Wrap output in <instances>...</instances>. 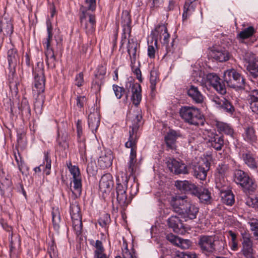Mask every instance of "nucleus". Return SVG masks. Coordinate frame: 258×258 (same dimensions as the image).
Wrapping results in <instances>:
<instances>
[{"label": "nucleus", "instance_id": "nucleus-1", "mask_svg": "<svg viewBox=\"0 0 258 258\" xmlns=\"http://www.w3.org/2000/svg\"><path fill=\"white\" fill-rule=\"evenodd\" d=\"M170 205L173 211L180 215L185 221L196 219L199 213V208L188 200L185 196L172 197Z\"/></svg>", "mask_w": 258, "mask_h": 258}, {"label": "nucleus", "instance_id": "nucleus-2", "mask_svg": "<svg viewBox=\"0 0 258 258\" xmlns=\"http://www.w3.org/2000/svg\"><path fill=\"white\" fill-rule=\"evenodd\" d=\"M134 116L135 118L133 120L134 123L132 127V130L129 132V138L127 142L125 144L126 148L131 149L130 155V160L127 163L125 172H123L128 176V179L134 173L135 169V164L137 162V143L138 140L137 132L139 127L138 123L142 118V116L139 114H135L133 117Z\"/></svg>", "mask_w": 258, "mask_h": 258}, {"label": "nucleus", "instance_id": "nucleus-3", "mask_svg": "<svg viewBox=\"0 0 258 258\" xmlns=\"http://www.w3.org/2000/svg\"><path fill=\"white\" fill-rule=\"evenodd\" d=\"M96 7V0H85L84 5L80 8L82 15L80 16L81 25L84 24V28L88 35L92 34L95 30L96 20L95 15L89 11L93 12Z\"/></svg>", "mask_w": 258, "mask_h": 258}, {"label": "nucleus", "instance_id": "nucleus-4", "mask_svg": "<svg viewBox=\"0 0 258 258\" xmlns=\"http://www.w3.org/2000/svg\"><path fill=\"white\" fill-rule=\"evenodd\" d=\"M34 87L37 92V96L34 102V109L36 112L41 113L45 101L43 93L45 90V79L44 69L41 67L35 68L33 70ZM35 91V90H34Z\"/></svg>", "mask_w": 258, "mask_h": 258}, {"label": "nucleus", "instance_id": "nucleus-5", "mask_svg": "<svg viewBox=\"0 0 258 258\" xmlns=\"http://www.w3.org/2000/svg\"><path fill=\"white\" fill-rule=\"evenodd\" d=\"M116 181L117 201L122 207H126L132 199L126 194L128 177L123 171H120L116 175Z\"/></svg>", "mask_w": 258, "mask_h": 258}, {"label": "nucleus", "instance_id": "nucleus-6", "mask_svg": "<svg viewBox=\"0 0 258 258\" xmlns=\"http://www.w3.org/2000/svg\"><path fill=\"white\" fill-rule=\"evenodd\" d=\"M223 79L227 86L237 91L246 89L245 79L242 75L234 69H229L224 72Z\"/></svg>", "mask_w": 258, "mask_h": 258}, {"label": "nucleus", "instance_id": "nucleus-7", "mask_svg": "<svg viewBox=\"0 0 258 258\" xmlns=\"http://www.w3.org/2000/svg\"><path fill=\"white\" fill-rule=\"evenodd\" d=\"M47 36L42 41L45 48L46 63L49 68H54L56 60L53 49L50 47V43L52 40V26L49 20L46 21Z\"/></svg>", "mask_w": 258, "mask_h": 258}, {"label": "nucleus", "instance_id": "nucleus-8", "mask_svg": "<svg viewBox=\"0 0 258 258\" xmlns=\"http://www.w3.org/2000/svg\"><path fill=\"white\" fill-rule=\"evenodd\" d=\"M180 116L185 122L198 125L203 118L200 110L193 106H182L179 110Z\"/></svg>", "mask_w": 258, "mask_h": 258}, {"label": "nucleus", "instance_id": "nucleus-9", "mask_svg": "<svg viewBox=\"0 0 258 258\" xmlns=\"http://www.w3.org/2000/svg\"><path fill=\"white\" fill-rule=\"evenodd\" d=\"M234 180L245 190L253 191L256 187L253 179L248 175L241 170H236L234 173Z\"/></svg>", "mask_w": 258, "mask_h": 258}, {"label": "nucleus", "instance_id": "nucleus-10", "mask_svg": "<svg viewBox=\"0 0 258 258\" xmlns=\"http://www.w3.org/2000/svg\"><path fill=\"white\" fill-rule=\"evenodd\" d=\"M70 214L72 220L73 229L77 236L81 235L82 232V215L80 209L77 204H72L70 206Z\"/></svg>", "mask_w": 258, "mask_h": 258}, {"label": "nucleus", "instance_id": "nucleus-11", "mask_svg": "<svg viewBox=\"0 0 258 258\" xmlns=\"http://www.w3.org/2000/svg\"><path fill=\"white\" fill-rule=\"evenodd\" d=\"M210 166L211 163L207 158H202L197 164L193 165L194 176L201 180H205Z\"/></svg>", "mask_w": 258, "mask_h": 258}, {"label": "nucleus", "instance_id": "nucleus-12", "mask_svg": "<svg viewBox=\"0 0 258 258\" xmlns=\"http://www.w3.org/2000/svg\"><path fill=\"white\" fill-rule=\"evenodd\" d=\"M215 237L201 235L199 237L198 244L203 253L209 254L215 250Z\"/></svg>", "mask_w": 258, "mask_h": 258}, {"label": "nucleus", "instance_id": "nucleus-13", "mask_svg": "<svg viewBox=\"0 0 258 258\" xmlns=\"http://www.w3.org/2000/svg\"><path fill=\"white\" fill-rule=\"evenodd\" d=\"M243 241L241 252L246 258H254V250L252 248L253 242L250 234L246 231L241 233Z\"/></svg>", "mask_w": 258, "mask_h": 258}, {"label": "nucleus", "instance_id": "nucleus-14", "mask_svg": "<svg viewBox=\"0 0 258 258\" xmlns=\"http://www.w3.org/2000/svg\"><path fill=\"white\" fill-rule=\"evenodd\" d=\"M243 59L246 63L247 70L253 77L258 76V58L250 52L245 53Z\"/></svg>", "mask_w": 258, "mask_h": 258}, {"label": "nucleus", "instance_id": "nucleus-15", "mask_svg": "<svg viewBox=\"0 0 258 258\" xmlns=\"http://www.w3.org/2000/svg\"><path fill=\"white\" fill-rule=\"evenodd\" d=\"M211 101L214 103L217 108L230 114H232L235 111L234 107L231 103L223 97H219L217 96H213L211 98Z\"/></svg>", "mask_w": 258, "mask_h": 258}, {"label": "nucleus", "instance_id": "nucleus-16", "mask_svg": "<svg viewBox=\"0 0 258 258\" xmlns=\"http://www.w3.org/2000/svg\"><path fill=\"white\" fill-rule=\"evenodd\" d=\"M167 166L171 172L175 174L188 173L187 166L182 161L175 159H170L167 161Z\"/></svg>", "mask_w": 258, "mask_h": 258}, {"label": "nucleus", "instance_id": "nucleus-17", "mask_svg": "<svg viewBox=\"0 0 258 258\" xmlns=\"http://www.w3.org/2000/svg\"><path fill=\"white\" fill-rule=\"evenodd\" d=\"M125 89L128 92L131 91L132 93V100L133 103L138 106L142 99L141 87L138 84H134L132 81H128L126 83Z\"/></svg>", "mask_w": 258, "mask_h": 258}, {"label": "nucleus", "instance_id": "nucleus-18", "mask_svg": "<svg viewBox=\"0 0 258 258\" xmlns=\"http://www.w3.org/2000/svg\"><path fill=\"white\" fill-rule=\"evenodd\" d=\"M220 78L214 73H209L206 75V81L209 83L218 93L224 94L226 92L225 84L220 82Z\"/></svg>", "mask_w": 258, "mask_h": 258}, {"label": "nucleus", "instance_id": "nucleus-19", "mask_svg": "<svg viewBox=\"0 0 258 258\" xmlns=\"http://www.w3.org/2000/svg\"><path fill=\"white\" fill-rule=\"evenodd\" d=\"M182 135L179 131L170 130L164 137L166 145L168 149L175 150L176 149V140L181 137Z\"/></svg>", "mask_w": 258, "mask_h": 258}, {"label": "nucleus", "instance_id": "nucleus-20", "mask_svg": "<svg viewBox=\"0 0 258 258\" xmlns=\"http://www.w3.org/2000/svg\"><path fill=\"white\" fill-rule=\"evenodd\" d=\"M113 177L110 173L104 174L99 182V189L103 193H107L111 191L113 186Z\"/></svg>", "mask_w": 258, "mask_h": 258}, {"label": "nucleus", "instance_id": "nucleus-21", "mask_svg": "<svg viewBox=\"0 0 258 258\" xmlns=\"http://www.w3.org/2000/svg\"><path fill=\"white\" fill-rule=\"evenodd\" d=\"M13 25L10 20L5 18L0 19V37L11 36L13 32Z\"/></svg>", "mask_w": 258, "mask_h": 258}, {"label": "nucleus", "instance_id": "nucleus-22", "mask_svg": "<svg viewBox=\"0 0 258 258\" xmlns=\"http://www.w3.org/2000/svg\"><path fill=\"white\" fill-rule=\"evenodd\" d=\"M187 95L196 104H202L205 99L204 96L198 88L194 85H190L187 91Z\"/></svg>", "mask_w": 258, "mask_h": 258}, {"label": "nucleus", "instance_id": "nucleus-23", "mask_svg": "<svg viewBox=\"0 0 258 258\" xmlns=\"http://www.w3.org/2000/svg\"><path fill=\"white\" fill-rule=\"evenodd\" d=\"M194 195L197 197L201 203L208 204L210 203L211 199V193L210 191L205 187H197Z\"/></svg>", "mask_w": 258, "mask_h": 258}, {"label": "nucleus", "instance_id": "nucleus-24", "mask_svg": "<svg viewBox=\"0 0 258 258\" xmlns=\"http://www.w3.org/2000/svg\"><path fill=\"white\" fill-rule=\"evenodd\" d=\"M211 56L219 62H225L228 60L230 55L226 49L222 48H217L211 51Z\"/></svg>", "mask_w": 258, "mask_h": 258}, {"label": "nucleus", "instance_id": "nucleus-25", "mask_svg": "<svg viewBox=\"0 0 258 258\" xmlns=\"http://www.w3.org/2000/svg\"><path fill=\"white\" fill-rule=\"evenodd\" d=\"M140 45L134 39H129L127 46V51L130 56L131 63H136L137 58V50Z\"/></svg>", "mask_w": 258, "mask_h": 258}, {"label": "nucleus", "instance_id": "nucleus-26", "mask_svg": "<svg viewBox=\"0 0 258 258\" xmlns=\"http://www.w3.org/2000/svg\"><path fill=\"white\" fill-rule=\"evenodd\" d=\"M88 123L89 128L95 134L100 124L99 115L97 112L91 113L89 114Z\"/></svg>", "mask_w": 258, "mask_h": 258}, {"label": "nucleus", "instance_id": "nucleus-27", "mask_svg": "<svg viewBox=\"0 0 258 258\" xmlns=\"http://www.w3.org/2000/svg\"><path fill=\"white\" fill-rule=\"evenodd\" d=\"M168 225L176 233H179L180 230L184 228L181 220L176 216H172L168 218Z\"/></svg>", "mask_w": 258, "mask_h": 258}, {"label": "nucleus", "instance_id": "nucleus-28", "mask_svg": "<svg viewBox=\"0 0 258 258\" xmlns=\"http://www.w3.org/2000/svg\"><path fill=\"white\" fill-rule=\"evenodd\" d=\"M113 156L111 151L102 154L98 159L99 166L103 168H106L110 167L112 165Z\"/></svg>", "mask_w": 258, "mask_h": 258}, {"label": "nucleus", "instance_id": "nucleus-29", "mask_svg": "<svg viewBox=\"0 0 258 258\" xmlns=\"http://www.w3.org/2000/svg\"><path fill=\"white\" fill-rule=\"evenodd\" d=\"M175 186L181 190L190 191L193 195L197 187L194 183L187 180L177 181L175 182Z\"/></svg>", "mask_w": 258, "mask_h": 258}, {"label": "nucleus", "instance_id": "nucleus-30", "mask_svg": "<svg viewBox=\"0 0 258 258\" xmlns=\"http://www.w3.org/2000/svg\"><path fill=\"white\" fill-rule=\"evenodd\" d=\"M197 3L185 2L183 7V12L182 14V20L185 21L191 15L195 12Z\"/></svg>", "mask_w": 258, "mask_h": 258}, {"label": "nucleus", "instance_id": "nucleus-31", "mask_svg": "<svg viewBox=\"0 0 258 258\" xmlns=\"http://www.w3.org/2000/svg\"><path fill=\"white\" fill-rule=\"evenodd\" d=\"M250 107L252 111L258 114V90H253L249 94Z\"/></svg>", "mask_w": 258, "mask_h": 258}, {"label": "nucleus", "instance_id": "nucleus-32", "mask_svg": "<svg viewBox=\"0 0 258 258\" xmlns=\"http://www.w3.org/2000/svg\"><path fill=\"white\" fill-rule=\"evenodd\" d=\"M209 142L211 143V146L216 150H221L224 145V140L222 137H220L217 135L211 134V136H209Z\"/></svg>", "mask_w": 258, "mask_h": 258}, {"label": "nucleus", "instance_id": "nucleus-33", "mask_svg": "<svg viewBox=\"0 0 258 258\" xmlns=\"http://www.w3.org/2000/svg\"><path fill=\"white\" fill-rule=\"evenodd\" d=\"M243 137L245 141L251 144L256 143L257 140L255 131L252 127H248L245 129Z\"/></svg>", "mask_w": 258, "mask_h": 258}, {"label": "nucleus", "instance_id": "nucleus-34", "mask_svg": "<svg viewBox=\"0 0 258 258\" xmlns=\"http://www.w3.org/2000/svg\"><path fill=\"white\" fill-rule=\"evenodd\" d=\"M242 158L245 164L251 169L257 167V163L254 155L250 152L242 153Z\"/></svg>", "mask_w": 258, "mask_h": 258}, {"label": "nucleus", "instance_id": "nucleus-35", "mask_svg": "<svg viewBox=\"0 0 258 258\" xmlns=\"http://www.w3.org/2000/svg\"><path fill=\"white\" fill-rule=\"evenodd\" d=\"M216 125L218 131L227 135H229L231 137H233L234 132L229 124L223 122L218 121Z\"/></svg>", "mask_w": 258, "mask_h": 258}, {"label": "nucleus", "instance_id": "nucleus-36", "mask_svg": "<svg viewBox=\"0 0 258 258\" xmlns=\"http://www.w3.org/2000/svg\"><path fill=\"white\" fill-rule=\"evenodd\" d=\"M51 214L53 227L56 230H58L59 228V223L61 221V217L58 208H53Z\"/></svg>", "mask_w": 258, "mask_h": 258}, {"label": "nucleus", "instance_id": "nucleus-37", "mask_svg": "<svg viewBox=\"0 0 258 258\" xmlns=\"http://www.w3.org/2000/svg\"><path fill=\"white\" fill-rule=\"evenodd\" d=\"M73 186L71 190L75 196L77 198L80 196L82 192V180L81 178L73 179Z\"/></svg>", "mask_w": 258, "mask_h": 258}, {"label": "nucleus", "instance_id": "nucleus-38", "mask_svg": "<svg viewBox=\"0 0 258 258\" xmlns=\"http://www.w3.org/2000/svg\"><path fill=\"white\" fill-rule=\"evenodd\" d=\"M90 244L95 248L94 250V255H98L105 253V249L103 246L102 242L100 240H97L94 241V240H91L90 241Z\"/></svg>", "mask_w": 258, "mask_h": 258}, {"label": "nucleus", "instance_id": "nucleus-39", "mask_svg": "<svg viewBox=\"0 0 258 258\" xmlns=\"http://www.w3.org/2000/svg\"><path fill=\"white\" fill-rule=\"evenodd\" d=\"M18 58L17 50L15 48H11L8 51V60L9 65L14 66L16 64Z\"/></svg>", "mask_w": 258, "mask_h": 258}, {"label": "nucleus", "instance_id": "nucleus-40", "mask_svg": "<svg viewBox=\"0 0 258 258\" xmlns=\"http://www.w3.org/2000/svg\"><path fill=\"white\" fill-rule=\"evenodd\" d=\"M0 183L4 190L7 189L12 185L10 176L8 175L6 176L5 173L2 171L0 173Z\"/></svg>", "mask_w": 258, "mask_h": 258}, {"label": "nucleus", "instance_id": "nucleus-41", "mask_svg": "<svg viewBox=\"0 0 258 258\" xmlns=\"http://www.w3.org/2000/svg\"><path fill=\"white\" fill-rule=\"evenodd\" d=\"M159 81L158 74L156 70H152L150 72V82L151 91L154 92L156 89V85Z\"/></svg>", "mask_w": 258, "mask_h": 258}, {"label": "nucleus", "instance_id": "nucleus-42", "mask_svg": "<svg viewBox=\"0 0 258 258\" xmlns=\"http://www.w3.org/2000/svg\"><path fill=\"white\" fill-rule=\"evenodd\" d=\"M222 200L224 204L229 206L232 205L235 201L234 196L231 191L223 192Z\"/></svg>", "mask_w": 258, "mask_h": 258}, {"label": "nucleus", "instance_id": "nucleus-43", "mask_svg": "<svg viewBox=\"0 0 258 258\" xmlns=\"http://www.w3.org/2000/svg\"><path fill=\"white\" fill-rule=\"evenodd\" d=\"M67 165L69 169L73 179L81 178L80 169L77 166L72 165L71 161L67 163Z\"/></svg>", "mask_w": 258, "mask_h": 258}, {"label": "nucleus", "instance_id": "nucleus-44", "mask_svg": "<svg viewBox=\"0 0 258 258\" xmlns=\"http://www.w3.org/2000/svg\"><path fill=\"white\" fill-rule=\"evenodd\" d=\"M163 26H165L164 24L159 25L157 26L154 30H153L151 32V35H152L153 38L155 41L154 45H155V47H157V43L158 40H159L162 36V34H163L164 31H160V27Z\"/></svg>", "mask_w": 258, "mask_h": 258}, {"label": "nucleus", "instance_id": "nucleus-45", "mask_svg": "<svg viewBox=\"0 0 258 258\" xmlns=\"http://www.w3.org/2000/svg\"><path fill=\"white\" fill-rule=\"evenodd\" d=\"M46 163L45 169L43 170V172L48 175L50 173V169L51 166V160L49 156V153L48 152H44V157L43 164Z\"/></svg>", "mask_w": 258, "mask_h": 258}, {"label": "nucleus", "instance_id": "nucleus-46", "mask_svg": "<svg viewBox=\"0 0 258 258\" xmlns=\"http://www.w3.org/2000/svg\"><path fill=\"white\" fill-rule=\"evenodd\" d=\"M110 215L107 213L103 214L98 220L99 224L103 228H106L110 223Z\"/></svg>", "mask_w": 258, "mask_h": 258}, {"label": "nucleus", "instance_id": "nucleus-47", "mask_svg": "<svg viewBox=\"0 0 258 258\" xmlns=\"http://www.w3.org/2000/svg\"><path fill=\"white\" fill-rule=\"evenodd\" d=\"M254 32V30L252 27H248L244 30L241 31L238 35V37L241 39H246L251 36Z\"/></svg>", "mask_w": 258, "mask_h": 258}, {"label": "nucleus", "instance_id": "nucleus-48", "mask_svg": "<svg viewBox=\"0 0 258 258\" xmlns=\"http://www.w3.org/2000/svg\"><path fill=\"white\" fill-rule=\"evenodd\" d=\"M253 235L258 238V219L252 218L248 222Z\"/></svg>", "mask_w": 258, "mask_h": 258}, {"label": "nucleus", "instance_id": "nucleus-49", "mask_svg": "<svg viewBox=\"0 0 258 258\" xmlns=\"http://www.w3.org/2000/svg\"><path fill=\"white\" fill-rule=\"evenodd\" d=\"M160 28V31L164 32H163V34H162V36L159 40L162 44L164 45H168L169 41L170 35L167 32V27L166 26H163Z\"/></svg>", "mask_w": 258, "mask_h": 258}, {"label": "nucleus", "instance_id": "nucleus-50", "mask_svg": "<svg viewBox=\"0 0 258 258\" xmlns=\"http://www.w3.org/2000/svg\"><path fill=\"white\" fill-rule=\"evenodd\" d=\"M19 108L22 112H24L25 113L28 114L30 113V107L28 101L26 98H23L22 99L21 105L19 106Z\"/></svg>", "mask_w": 258, "mask_h": 258}, {"label": "nucleus", "instance_id": "nucleus-51", "mask_svg": "<svg viewBox=\"0 0 258 258\" xmlns=\"http://www.w3.org/2000/svg\"><path fill=\"white\" fill-rule=\"evenodd\" d=\"M79 142V150L81 156L83 158L86 154V146L85 144V139L84 138L81 139V141H78Z\"/></svg>", "mask_w": 258, "mask_h": 258}, {"label": "nucleus", "instance_id": "nucleus-52", "mask_svg": "<svg viewBox=\"0 0 258 258\" xmlns=\"http://www.w3.org/2000/svg\"><path fill=\"white\" fill-rule=\"evenodd\" d=\"M112 88L116 98L117 99L121 98L125 92L124 89L123 87H119L117 85H113Z\"/></svg>", "mask_w": 258, "mask_h": 258}, {"label": "nucleus", "instance_id": "nucleus-53", "mask_svg": "<svg viewBox=\"0 0 258 258\" xmlns=\"http://www.w3.org/2000/svg\"><path fill=\"white\" fill-rule=\"evenodd\" d=\"M131 67L132 68V72L136 75L137 79L140 82H142V73L139 67H136L135 63H131Z\"/></svg>", "mask_w": 258, "mask_h": 258}, {"label": "nucleus", "instance_id": "nucleus-54", "mask_svg": "<svg viewBox=\"0 0 258 258\" xmlns=\"http://www.w3.org/2000/svg\"><path fill=\"white\" fill-rule=\"evenodd\" d=\"M229 234L231 237V249L233 250H236L238 249V243L236 240L237 235L232 231H229Z\"/></svg>", "mask_w": 258, "mask_h": 258}, {"label": "nucleus", "instance_id": "nucleus-55", "mask_svg": "<svg viewBox=\"0 0 258 258\" xmlns=\"http://www.w3.org/2000/svg\"><path fill=\"white\" fill-rule=\"evenodd\" d=\"M175 258H197V255L193 252H179Z\"/></svg>", "mask_w": 258, "mask_h": 258}, {"label": "nucleus", "instance_id": "nucleus-56", "mask_svg": "<svg viewBox=\"0 0 258 258\" xmlns=\"http://www.w3.org/2000/svg\"><path fill=\"white\" fill-rule=\"evenodd\" d=\"M191 245V242L188 239H183L180 238L179 242L177 245V246L182 249H187Z\"/></svg>", "mask_w": 258, "mask_h": 258}, {"label": "nucleus", "instance_id": "nucleus-57", "mask_svg": "<svg viewBox=\"0 0 258 258\" xmlns=\"http://www.w3.org/2000/svg\"><path fill=\"white\" fill-rule=\"evenodd\" d=\"M77 133L78 141H81V139H82V138L83 137H82L83 128L82 125V121L80 120H78L77 122Z\"/></svg>", "mask_w": 258, "mask_h": 258}, {"label": "nucleus", "instance_id": "nucleus-58", "mask_svg": "<svg viewBox=\"0 0 258 258\" xmlns=\"http://www.w3.org/2000/svg\"><path fill=\"white\" fill-rule=\"evenodd\" d=\"M76 101L77 106L80 108H82L86 102L87 99L84 96H80L77 97Z\"/></svg>", "mask_w": 258, "mask_h": 258}, {"label": "nucleus", "instance_id": "nucleus-59", "mask_svg": "<svg viewBox=\"0 0 258 258\" xmlns=\"http://www.w3.org/2000/svg\"><path fill=\"white\" fill-rule=\"evenodd\" d=\"M20 245V240L19 237L18 238L17 241L16 243H14L13 240V234H11V237L10 238V252H14L16 248V247H19Z\"/></svg>", "mask_w": 258, "mask_h": 258}, {"label": "nucleus", "instance_id": "nucleus-60", "mask_svg": "<svg viewBox=\"0 0 258 258\" xmlns=\"http://www.w3.org/2000/svg\"><path fill=\"white\" fill-rule=\"evenodd\" d=\"M166 238L169 241L177 246L180 238L172 234H168L166 236Z\"/></svg>", "mask_w": 258, "mask_h": 258}, {"label": "nucleus", "instance_id": "nucleus-61", "mask_svg": "<svg viewBox=\"0 0 258 258\" xmlns=\"http://www.w3.org/2000/svg\"><path fill=\"white\" fill-rule=\"evenodd\" d=\"M17 166L19 170L22 174H24V172L28 171L29 170V168L26 165L23 159L19 162Z\"/></svg>", "mask_w": 258, "mask_h": 258}, {"label": "nucleus", "instance_id": "nucleus-62", "mask_svg": "<svg viewBox=\"0 0 258 258\" xmlns=\"http://www.w3.org/2000/svg\"><path fill=\"white\" fill-rule=\"evenodd\" d=\"M123 31V33L122 35V40L121 41V45H122L124 43V40L123 39H125V38H126L125 33H127L129 35L130 34V33L131 31V28L129 25V24L127 23V24H126V25L124 26Z\"/></svg>", "mask_w": 258, "mask_h": 258}, {"label": "nucleus", "instance_id": "nucleus-63", "mask_svg": "<svg viewBox=\"0 0 258 258\" xmlns=\"http://www.w3.org/2000/svg\"><path fill=\"white\" fill-rule=\"evenodd\" d=\"M75 84L78 87L82 86L84 83L83 74L80 73L78 74L75 79Z\"/></svg>", "mask_w": 258, "mask_h": 258}, {"label": "nucleus", "instance_id": "nucleus-64", "mask_svg": "<svg viewBox=\"0 0 258 258\" xmlns=\"http://www.w3.org/2000/svg\"><path fill=\"white\" fill-rule=\"evenodd\" d=\"M155 47L153 45H149L148 47V55L151 58L155 57Z\"/></svg>", "mask_w": 258, "mask_h": 258}]
</instances>
